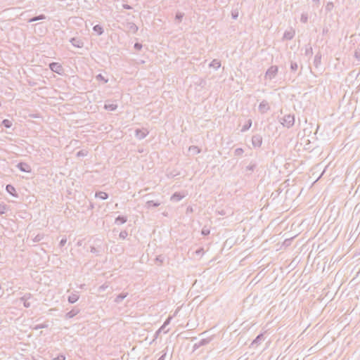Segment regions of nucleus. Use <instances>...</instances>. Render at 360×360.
I'll return each mask as SVG.
<instances>
[{"instance_id":"nucleus-4","label":"nucleus","mask_w":360,"mask_h":360,"mask_svg":"<svg viewBox=\"0 0 360 360\" xmlns=\"http://www.w3.org/2000/svg\"><path fill=\"white\" fill-rule=\"evenodd\" d=\"M94 30L97 32L99 34H101L102 33V28L101 27H100L99 25H96L94 27Z\"/></svg>"},{"instance_id":"nucleus-5","label":"nucleus","mask_w":360,"mask_h":360,"mask_svg":"<svg viewBox=\"0 0 360 360\" xmlns=\"http://www.w3.org/2000/svg\"><path fill=\"white\" fill-rule=\"evenodd\" d=\"M6 208V206L4 205H0V214H3L5 212Z\"/></svg>"},{"instance_id":"nucleus-1","label":"nucleus","mask_w":360,"mask_h":360,"mask_svg":"<svg viewBox=\"0 0 360 360\" xmlns=\"http://www.w3.org/2000/svg\"><path fill=\"white\" fill-rule=\"evenodd\" d=\"M51 69L58 73H60L63 70V68L60 65L56 63H53L50 65Z\"/></svg>"},{"instance_id":"nucleus-2","label":"nucleus","mask_w":360,"mask_h":360,"mask_svg":"<svg viewBox=\"0 0 360 360\" xmlns=\"http://www.w3.org/2000/svg\"><path fill=\"white\" fill-rule=\"evenodd\" d=\"M6 190H7V191H8L9 193H11V195H15V188H14L13 186H11V185H8V186H6Z\"/></svg>"},{"instance_id":"nucleus-3","label":"nucleus","mask_w":360,"mask_h":360,"mask_svg":"<svg viewBox=\"0 0 360 360\" xmlns=\"http://www.w3.org/2000/svg\"><path fill=\"white\" fill-rule=\"evenodd\" d=\"M96 195L101 199H106L108 197L107 193H105L104 192H101V193H98Z\"/></svg>"},{"instance_id":"nucleus-6","label":"nucleus","mask_w":360,"mask_h":360,"mask_svg":"<svg viewBox=\"0 0 360 360\" xmlns=\"http://www.w3.org/2000/svg\"><path fill=\"white\" fill-rule=\"evenodd\" d=\"M4 124H5V126L6 127H10V123H9V121L8 120H4Z\"/></svg>"}]
</instances>
